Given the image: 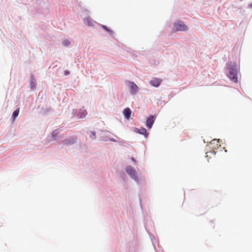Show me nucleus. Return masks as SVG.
Here are the masks:
<instances>
[{
    "label": "nucleus",
    "mask_w": 252,
    "mask_h": 252,
    "mask_svg": "<svg viewBox=\"0 0 252 252\" xmlns=\"http://www.w3.org/2000/svg\"><path fill=\"white\" fill-rule=\"evenodd\" d=\"M249 6L250 7H252V3H251V4H250L249 5Z\"/></svg>",
    "instance_id": "nucleus-17"
},
{
    "label": "nucleus",
    "mask_w": 252,
    "mask_h": 252,
    "mask_svg": "<svg viewBox=\"0 0 252 252\" xmlns=\"http://www.w3.org/2000/svg\"><path fill=\"white\" fill-rule=\"evenodd\" d=\"M55 132V131H54L53 133H52V135L54 136V133Z\"/></svg>",
    "instance_id": "nucleus-19"
},
{
    "label": "nucleus",
    "mask_w": 252,
    "mask_h": 252,
    "mask_svg": "<svg viewBox=\"0 0 252 252\" xmlns=\"http://www.w3.org/2000/svg\"><path fill=\"white\" fill-rule=\"evenodd\" d=\"M92 135L93 136H94L95 135V132H92Z\"/></svg>",
    "instance_id": "nucleus-18"
},
{
    "label": "nucleus",
    "mask_w": 252,
    "mask_h": 252,
    "mask_svg": "<svg viewBox=\"0 0 252 252\" xmlns=\"http://www.w3.org/2000/svg\"><path fill=\"white\" fill-rule=\"evenodd\" d=\"M206 154H209L210 155H211H211H215L216 152L214 151H211V152H210L209 153H207Z\"/></svg>",
    "instance_id": "nucleus-15"
},
{
    "label": "nucleus",
    "mask_w": 252,
    "mask_h": 252,
    "mask_svg": "<svg viewBox=\"0 0 252 252\" xmlns=\"http://www.w3.org/2000/svg\"><path fill=\"white\" fill-rule=\"evenodd\" d=\"M69 41L67 40H64L63 42V45L66 46H68L69 44Z\"/></svg>",
    "instance_id": "nucleus-12"
},
{
    "label": "nucleus",
    "mask_w": 252,
    "mask_h": 252,
    "mask_svg": "<svg viewBox=\"0 0 252 252\" xmlns=\"http://www.w3.org/2000/svg\"><path fill=\"white\" fill-rule=\"evenodd\" d=\"M219 141H220L219 139H218V140L214 139V140H212V141L211 142V144H214L216 142H217L218 143L219 142Z\"/></svg>",
    "instance_id": "nucleus-13"
},
{
    "label": "nucleus",
    "mask_w": 252,
    "mask_h": 252,
    "mask_svg": "<svg viewBox=\"0 0 252 252\" xmlns=\"http://www.w3.org/2000/svg\"><path fill=\"white\" fill-rule=\"evenodd\" d=\"M76 139L74 137H71L64 141V143L66 145L73 144L76 141Z\"/></svg>",
    "instance_id": "nucleus-9"
},
{
    "label": "nucleus",
    "mask_w": 252,
    "mask_h": 252,
    "mask_svg": "<svg viewBox=\"0 0 252 252\" xmlns=\"http://www.w3.org/2000/svg\"><path fill=\"white\" fill-rule=\"evenodd\" d=\"M132 160L133 161H134V159L133 158H132Z\"/></svg>",
    "instance_id": "nucleus-21"
},
{
    "label": "nucleus",
    "mask_w": 252,
    "mask_h": 252,
    "mask_svg": "<svg viewBox=\"0 0 252 252\" xmlns=\"http://www.w3.org/2000/svg\"><path fill=\"white\" fill-rule=\"evenodd\" d=\"M174 27L177 31H185L188 30L187 26L181 22H177L174 24Z\"/></svg>",
    "instance_id": "nucleus-2"
},
{
    "label": "nucleus",
    "mask_w": 252,
    "mask_h": 252,
    "mask_svg": "<svg viewBox=\"0 0 252 252\" xmlns=\"http://www.w3.org/2000/svg\"><path fill=\"white\" fill-rule=\"evenodd\" d=\"M84 21L85 23L87 24L89 26H93V22L90 17H86L84 19Z\"/></svg>",
    "instance_id": "nucleus-10"
},
{
    "label": "nucleus",
    "mask_w": 252,
    "mask_h": 252,
    "mask_svg": "<svg viewBox=\"0 0 252 252\" xmlns=\"http://www.w3.org/2000/svg\"><path fill=\"white\" fill-rule=\"evenodd\" d=\"M154 117L153 116H151L149 118H147L146 121V126L149 129L151 128L152 126L154 123Z\"/></svg>",
    "instance_id": "nucleus-4"
},
{
    "label": "nucleus",
    "mask_w": 252,
    "mask_h": 252,
    "mask_svg": "<svg viewBox=\"0 0 252 252\" xmlns=\"http://www.w3.org/2000/svg\"><path fill=\"white\" fill-rule=\"evenodd\" d=\"M130 93L132 94H136L138 91L137 86L133 82H130Z\"/></svg>",
    "instance_id": "nucleus-6"
},
{
    "label": "nucleus",
    "mask_w": 252,
    "mask_h": 252,
    "mask_svg": "<svg viewBox=\"0 0 252 252\" xmlns=\"http://www.w3.org/2000/svg\"><path fill=\"white\" fill-rule=\"evenodd\" d=\"M102 27L103 28V29H104L105 30H106V31H108V32H110V31L108 29V28L104 26V25H102Z\"/></svg>",
    "instance_id": "nucleus-14"
},
{
    "label": "nucleus",
    "mask_w": 252,
    "mask_h": 252,
    "mask_svg": "<svg viewBox=\"0 0 252 252\" xmlns=\"http://www.w3.org/2000/svg\"><path fill=\"white\" fill-rule=\"evenodd\" d=\"M227 66L229 70V73L227 74V76L234 83L237 82V69L235 63H227Z\"/></svg>",
    "instance_id": "nucleus-1"
},
{
    "label": "nucleus",
    "mask_w": 252,
    "mask_h": 252,
    "mask_svg": "<svg viewBox=\"0 0 252 252\" xmlns=\"http://www.w3.org/2000/svg\"><path fill=\"white\" fill-rule=\"evenodd\" d=\"M127 173L133 179H137V175L135 171L131 167L128 166L126 168Z\"/></svg>",
    "instance_id": "nucleus-3"
},
{
    "label": "nucleus",
    "mask_w": 252,
    "mask_h": 252,
    "mask_svg": "<svg viewBox=\"0 0 252 252\" xmlns=\"http://www.w3.org/2000/svg\"><path fill=\"white\" fill-rule=\"evenodd\" d=\"M161 82V80L159 78H154L150 81V84L155 87H158Z\"/></svg>",
    "instance_id": "nucleus-5"
},
{
    "label": "nucleus",
    "mask_w": 252,
    "mask_h": 252,
    "mask_svg": "<svg viewBox=\"0 0 252 252\" xmlns=\"http://www.w3.org/2000/svg\"><path fill=\"white\" fill-rule=\"evenodd\" d=\"M123 114L125 117V118L128 120L130 117V115L131 114V111L129 108H125L123 111Z\"/></svg>",
    "instance_id": "nucleus-8"
},
{
    "label": "nucleus",
    "mask_w": 252,
    "mask_h": 252,
    "mask_svg": "<svg viewBox=\"0 0 252 252\" xmlns=\"http://www.w3.org/2000/svg\"><path fill=\"white\" fill-rule=\"evenodd\" d=\"M19 112V108L14 111V112L13 113V114H12V117L14 119H15V118L18 115Z\"/></svg>",
    "instance_id": "nucleus-11"
},
{
    "label": "nucleus",
    "mask_w": 252,
    "mask_h": 252,
    "mask_svg": "<svg viewBox=\"0 0 252 252\" xmlns=\"http://www.w3.org/2000/svg\"><path fill=\"white\" fill-rule=\"evenodd\" d=\"M68 74V72L66 71V73H65V74Z\"/></svg>",
    "instance_id": "nucleus-20"
},
{
    "label": "nucleus",
    "mask_w": 252,
    "mask_h": 252,
    "mask_svg": "<svg viewBox=\"0 0 252 252\" xmlns=\"http://www.w3.org/2000/svg\"><path fill=\"white\" fill-rule=\"evenodd\" d=\"M86 114H87V112H86V110H84V113H83V115H82V116H80V118H82V117H84V116H86Z\"/></svg>",
    "instance_id": "nucleus-16"
},
{
    "label": "nucleus",
    "mask_w": 252,
    "mask_h": 252,
    "mask_svg": "<svg viewBox=\"0 0 252 252\" xmlns=\"http://www.w3.org/2000/svg\"><path fill=\"white\" fill-rule=\"evenodd\" d=\"M135 131L137 133L144 135L145 137H147L148 135L147 130L144 127H141L140 128H136L135 130Z\"/></svg>",
    "instance_id": "nucleus-7"
}]
</instances>
